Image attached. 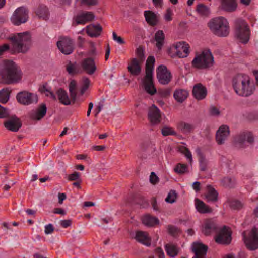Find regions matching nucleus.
<instances>
[{
  "mask_svg": "<svg viewBox=\"0 0 258 258\" xmlns=\"http://www.w3.org/2000/svg\"><path fill=\"white\" fill-rule=\"evenodd\" d=\"M22 72L13 61H4L3 68L0 71V83L12 84L18 83L22 79Z\"/></svg>",
  "mask_w": 258,
  "mask_h": 258,
  "instance_id": "f257e3e1",
  "label": "nucleus"
},
{
  "mask_svg": "<svg viewBox=\"0 0 258 258\" xmlns=\"http://www.w3.org/2000/svg\"><path fill=\"white\" fill-rule=\"evenodd\" d=\"M232 86L237 94L248 97L252 94L255 90V85L251 82L248 76L237 74L232 79Z\"/></svg>",
  "mask_w": 258,
  "mask_h": 258,
  "instance_id": "f03ea898",
  "label": "nucleus"
},
{
  "mask_svg": "<svg viewBox=\"0 0 258 258\" xmlns=\"http://www.w3.org/2000/svg\"><path fill=\"white\" fill-rule=\"evenodd\" d=\"M13 48L18 53H25L30 49L31 44V36L28 32L17 33L10 37Z\"/></svg>",
  "mask_w": 258,
  "mask_h": 258,
  "instance_id": "7ed1b4c3",
  "label": "nucleus"
},
{
  "mask_svg": "<svg viewBox=\"0 0 258 258\" xmlns=\"http://www.w3.org/2000/svg\"><path fill=\"white\" fill-rule=\"evenodd\" d=\"M212 32L219 37H226L229 33V26L226 19L219 17L213 19L208 23Z\"/></svg>",
  "mask_w": 258,
  "mask_h": 258,
  "instance_id": "20e7f679",
  "label": "nucleus"
},
{
  "mask_svg": "<svg viewBox=\"0 0 258 258\" xmlns=\"http://www.w3.org/2000/svg\"><path fill=\"white\" fill-rule=\"evenodd\" d=\"M213 63L214 57L209 49L203 50L201 54L196 55L192 61V66L199 69L209 68Z\"/></svg>",
  "mask_w": 258,
  "mask_h": 258,
  "instance_id": "39448f33",
  "label": "nucleus"
},
{
  "mask_svg": "<svg viewBox=\"0 0 258 258\" xmlns=\"http://www.w3.org/2000/svg\"><path fill=\"white\" fill-rule=\"evenodd\" d=\"M250 31L247 23L243 19H238L235 21V35L244 44L247 43L250 38Z\"/></svg>",
  "mask_w": 258,
  "mask_h": 258,
  "instance_id": "423d86ee",
  "label": "nucleus"
},
{
  "mask_svg": "<svg viewBox=\"0 0 258 258\" xmlns=\"http://www.w3.org/2000/svg\"><path fill=\"white\" fill-rule=\"evenodd\" d=\"M242 235L247 249L251 251L258 249V230L255 227H253L247 234L244 231Z\"/></svg>",
  "mask_w": 258,
  "mask_h": 258,
  "instance_id": "0eeeda50",
  "label": "nucleus"
},
{
  "mask_svg": "<svg viewBox=\"0 0 258 258\" xmlns=\"http://www.w3.org/2000/svg\"><path fill=\"white\" fill-rule=\"evenodd\" d=\"M28 19V10L24 7L18 8L13 13L10 20L16 26L25 23Z\"/></svg>",
  "mask_w": 258,
  "mask_h": 258,
  "instance_id": "6e6552de",
  "label": "nucleus"
},
{
  "mask_svg": "<svg viewBox=\"0 0 258 258\" xmlns=\"http://www.w3.org/2000/svg\"><path fill=\"white\" fill-rule=\"evenodd\" d=\"M57 46L60 51L65 55L72 53L74 49L73 41L67 37H61L57 42Z\"/></svg>",
  "mask_w": 258,
  "mask_h": 258,
  "instance_id": "1a4fd4ad",
  "label": "nucleus"
},
{
  "mask_svg": "<svg viewBox=\"0 0 258 258\" xmlns=\"http://www.w3.org/2000/svg\"><path fill=\"white\" fill-rule=\"evenodd\" d=\"M156 72L157 78L160 84L167 85L170 82L172 79V75L166 66L160 65Z\"/></svg>",
  "mask_w": 258,
  "mask_h": 258,
  "instance_id": "9d476101",
  "label": "nucleus"
},
{
  "mask_svg": "<svg viewBox=\"0 0 258 258\" xmlns=\"http://www.w3.org/2000/svg\"><path fill=\"white\" fill-rule=\"evenodd\" d=\"M215 241L217 243L223 245H228L231 243V234L226 226L219 230L215 237Z\"/></svg>",
  "mask_w": 258,
  "mask_h": 258,
  "instance_id": "9b49d317",
  "label": "nucleus"
},
{
  "mask_svg": "<svg viewBox=\"0 0 258 258\" xmlns=\"http://www.w3.org/2000/svg\"><path fill=\"white\" fill-rule=\"evenodd\" d=\"M148 119L152 125H157L161 121V111L154 104L148 108Z\"/></svg>",
  "mask_w": 258,
  "mask_h": 258,
  "instance_id": "f8f14e48",
  "label": "nucleus"
},
{
  "mask_svg": "<svg viewBox=\"0 0 258 258\" xmlns=\"http://www.w3.org/2000/svg\"><path fill=\"white\" fill-rule=\"evenodd\" d=\"M95 16L91 12H85L77 15L73 18L72 25L74 27L78 25H84L94 20Z\"/></svg>",
  "mask_w": 258,
  "mask_h": 258,
  "instance_id": "ddd939ff",
  "label": "nucleus"
},
{
  "mask_svg": "<svg viewBox=\"0 0 258 258\" xmlns=\"http://www.w3.org/2000/svg\"><path fill=\"white\" fill-rule=\"evenodd\" d=\"M16 99L19 103L25 105L37 101L36 95L26 91L18 93L16 95Z\"/></svg>",
  "mask_w": 258,
  "mask_h": 258,
  "instance_id": "4468645a",
  "label": "nucleus"
},
{
  "mask_svg": "<svg viewBox=\"0 0 258 258\" xmlns=\"http://www.w3.org/2000/svg\"><path fill=\"white\" fill-rule=\"evenodd\" d=\"M230 135V130L227 125H222L217 131L215 135V139L218 145H222Z\"/></svg>",
  "mask_w": 258,
  "mask_h": 258,
  "instance_id": "2eb2a0df",
  "label": "nucleus"
},
{
  "mask_svg": "<svg viewBox=\"0 0 258 258\" xmlns=\"http://www.w3.org/2000/svg\"><path fill=\"white\" fill-rule=\"evenodd\" d=\"M189 46L184 42H180L176 44L172 48L176 56L179 58L186 57L189 53Z\"/></svg>",
  "mask_w": 258,
  "mask_h": 258,
  "instance_id": "dca6fc26",
  "label": "nucleus"
},
{
  "mask_svg": "<svg viewBox=\"0 0 258 258\" xmlns=\"http://www.w3.org/2000/svg\"><path fill=\"white\" fill-rule=\"evenodd\" d=\"M47 107L46 104L42 103L35 109L32 110L29 112V118L33 120H40L46 115Z\"/></svg>",
  "mask_w": 258,
  "mask_h": 258,
  "instance_id": "f3484780",
  "label": "nucleus"
},
{
  "mask_svg": "<svg viewBox=\"0 0 258 258\" xmlns=\"http://www.w3.org/2000/svg\"><path fill=\"white\" fill-rule=\"evenodd\" d=\"M81 67L83 71L90 75H93L97 70L95 61L92 57L83 59L81 62Z\"/></svg>",
  "mask_w": 258,
  "mask_h": 258,
  "instance_id": "a211bd4d",
  "label": "nucleus"
},
{
  "mask_svg": "<svg viewBox=\"0 0 258 258\" xmlns=\"http://www.w3.org/2000/svg\"><path fill=\"white\" fill-rule=\"evenodd\" d=\"M22 125L20 118L16 115L12 116L10 119L4 122V126L7 130L15 132L18 131Z\"/></svg>",
  "mask_w": 258,
  "mask_h": 258,
  "instance_id": "6ab92c4d",
  "label": "nucleus"
},
{
  "mask_svg": "<svg viewBox=\"0 0 258 258\" xmlns=\"http://www.w3.org/2000/svg\"><path fill=\"white\" fill-rule=\"evenodd\" d=\"M142 63L136 58L131 59L127 68L128 71L133 76H137L139 75L141 72Z\"/></svg>",
  "mask_w": 258,
  "mask_h": 258,
  "instance_id": "aec40b11",
  "label": "nucleus"
},
{
  "mask_svg": "<svg viewBox=\"0 0 258 258\" xmlns=\"http://www.w3.org/2000/svg\"><path fill=\"white\" fill-rule=\"evenodd\" d=\"M192 93L196 99L201 100L206 98L207 94V90L206 88L201 83H198L194 86Z\"/></svg>",
  "mask_w": 258,
  "mask_h": 258,
  "instance_id": "412c9836",
  "label": "nucleus"
},
{
  "mask_svg": "<svg viewBox=\"0 0 258 258\" xmlns=\"http://www.w3.org/2000/svg\"><path fill=\"white\" fill-rule=\"evenodd\" d=\"M208 246L199 243H194L192 245V251L195 256L192 258H206Z\"/></svg>",
  "mask_w": 258,
  "mask_h": 258,
  "instance_id": "4be33fe9",
  "label": "nucleus"
},
{
  "mask_svg": "<svg viewBox=\"0 0 258 258\" xmlns=\"http://www.w3.org/2000/svg\"><path fill=\"white\" fill-rule=\"evenodd\" d=\"M143 84L145 90L151 95H153L157 92V90L153 82V75H146Z\"/></svg>",
  "mask_w": 258,
  "mask_h": 258,
  "instance_id": "5701e85b",
  "label": "nucleus"
},
{
  "mask_svg": "<svg viewBox=\"0 0 258 258\" xmlns=\"http://www.w3.org/2000/svg\"><path fill=\"white\" fill-rule=\"evenodd\" d=\"M135 239L139 242L147 246H150L151 244V239L147 232L138 231L136 233Z\"/></svg>",
  "mask_w": 258,
  "mask_h": 258,
  "instance_id": "b1692460",
  "label": "nucleus"
},
{
  "mask_svg": "<svg viewBox=\"0 0 258 258\" xmlns=\"http://www.w3.org/2000/svg\"><path fill=\"white\" fill-rule=\"evenodd\" d=\"M221 9L228 12L235 11L237 7V4L235 0H220Z\"/></svg>",
  "mask_w": 258,
  "mask_h": 258,
  "instance_id": "393cba45",
  "label": "nucleus"
},
{
  "mask_svg": "<svg viewBox=\"0 0 258 258\" xmlns=\"http://www.w3.org/2000/svg\"><path fill=\"white\" fill-rule=\"evenodd\" d=\"M102 31L101 26L98 24L96 25L91 24L86 28V33L91 37H97L99 36Z\"/></svg>",
  "mask_w": 258,
  "mask_h": 258,
  "instance_id": "a878e982",
  "label": "nucleus"
},
{
  "mask_svg": "<svg viewBox=\"0 0 258 258\" xmlns=\"http://www.w3.org/2000/svg\"><path fill=\"white\" fill-rule=\"evenodd\" d=\"M245 140L250 143L253 142L254 138L251 133L243 132L236 136L234 138L235 142L240 144H243Z\"/></svg>",
  "mask_w": 258,
  "mask_h": 258,
  "instance_id": "bb28decb",
  "label": "nucleus"
},
{
  "mask_svg": "<svg viewBox=\"0 0 258 258\" xmlns=\"http://www.w3.org/2000/svg\"><path fill=\"white\" fill-rule=\"evenodd\" d=\"M218 227L215 223L211 220L206 221L203 228L202 232L205 235H209L213 232L218 231Z\"/></svg>",
  "mask_w": 258,
  "mask_h": 258,
  "instance_id": "cd10ccee",
  "label": "nucleus"
},
{
  "mask_svg": "<svg viewBox=\"0 0 258 258\" xmlns=\"http://www.w3.org/2000/svg\"><path fill=\"white\" fill-rule=\"evenodd\" d=\"M66 70L68 73L72 76L80 74L82 72L79 65L76 62L72 63L71 61H69L66 66Z\"/></svg>",
  "mask_w": 258,
  "mask_h": 258,
  "instance_id": "c85d7f7f",
  "label": "nucleus"
},
{
  "mask_svg": "<svg viewBox=\"0 0 258 258\" xmlns=\"http://www.w3.org/2000/svg\"><path fill=\"white\" fill-rule=\"evenodd\" d=\"M195 205L197 211L200 213H209L212 212L211 208L199 199H196Z\"/></svg>",
  "mask_w": 258,
  "mask_h": 258,
  "instance_id": "c756f323",
  "label": "nucleus"
},
{
  "mask_svg": "<svg viewBox=\"0 0 258 258\" xmlns=\"http://www.w3.org/2000/svg\"><path fill=\"white\" fill-rule=\"evenodd\" d=\"M188 95V92L184 89H176L173 94L174 98L179 103L184 101Z\"/></svg>",
  "mask_w": 258,
  "mask_h": 258,
  "instance_id": "7c9ffc66",
  "label": "nucleus"
},
{
  "mask_svg": "<svg viewBox=\"0 0 258 258\" xmlns=\"http://www.w3.org/2000/svg\"><path fill=\"white\" fill-rule=\"evenodd\" d=\"M207 192L205 195L207 202H216L218 200V194L216 190L210 185L207 186Z\"/></svg>",
  "mask_w": 258,
  "mask_h": 258,
  "instance_id": "2f4dec72",
  "label": "nucleus"
},
{
  "mask_svg": "<svg viewBox=\"0 0 258 258\" xmlns=\"http://www.w3.org/2000/svg\"><path fill=\"white\" fill-rule=\"evenodd\" d=\"M35 12L36 15L40 18H42L45 20L49 18V11L47 7L43 4H39Z\"/></svg>",
  "mask_w": 258,
  "mask_h": 258,
  "instance_id": "473e14b6",
  "label": "nucleus"
},
{
  "mask_svg": "<svg viewBox=\"0 0 258 258\" xmlns=\"http://www.w3.org/2000/svg\"><path fill=\"white\" fill-rule=\"evenodd\" d=\"M155 40L156 42V46L158 50H161L164 44L165 34L162 30H158L155 34Z\"/></svg>",
  "mask_w": 258,
  "mask_h": 258,
  "instance_id": "72a5a7b5",
  "label": "nucleus"
},
{
  "mask_svg": "<svg viewBox=\"0 0 258 258\" xmlns=\"http://www.w3.org/2000/svg\"><path fill=\"white\" fill-rule=\"evenodd\" d=\"M142 221L145 225L148 227H154L159 223V220L157 218L149 215L144 216L142 218Z\"/></svg>",
  "mask_w": 258,
  "mask_h": 258,
  "instance_id": "f704fd0d",
  "label": "nucleus"
},
{
  "mask_svg": "<svg viewBox=\"0 0 258 258\" xmlns=\"http://www.w3.org/2000/svg\"><path fill=\"white\" fill-rule=\"evenodd\" d=\"M58 99L60 102L65 105L71 104V101L68 97L67 92L62 88H59L56 92Z\"/></svg>",
  "mask_w": 258,
  "mask_h": 258,
  "instance_id": "c9c22d12",
  "label": "nucleus"
},
{
  "mask_svg": "<svg viewBox=\"0 0 258 258\" xmlns=\"http://www.w3.org/2000/svg\"><path fill=\"white\" fill-rule=\"evenodd\" d=\"M177 128L183 133H190L195 129L193 124L180 121L177 124Z\"/></svg>",
  "mask_w": 258,
  "mask_h": 258,
  "instance_id": "e433bc0d",
  "label": "nucleus"
},
{
  "mask_svg": "<svg viewBox=\"0 0 258 258\" xmlns=\"http://www.w3.org/2000/svg\"><path fill=\"white\" fill-rule=\"evenodd\" d=\"M145 19L147 23L151 26L157 25L158 21L156 14L150 11H146L144 13Z\"/></svg>",
  "mask_w": 258,
  "mask_h": 258,
  "instance_id": "4c0bfd02",
  "label": "nucleus"
},
{
  "mask_svg": "<svg viewBox=\"0 0 258 258\" xmlns=\"http://www.w3.org/2000/svg\"><path fill=\"white\" fill-rule=\"evenodd\" d=\"M155 62V59L153 56H149L146 63V75H153V72L154 70V66Z\"/></svg>",
  "mask_w": 258,
  "mask_h": 258,
  "instance_id": "58836bf2",
  "label": "nucleus"
},
{
  "mask_svg": "<svg viewBox=\"0 0 258 258\" xmlns=\"http://www.w3.org/2000/svg\"><path fill=\"white\" fill-rule=\"evenodd\" d=\"M165 249L167 254L172 257L176 256L179 252L176 245L173 244H167L165 245Z\"/></svg>",
  "mask_w": 258,
  "mask_h": 258,
  "instance_id": "ea45409f",
  "label": "nucleus"
},
{
  "mask_svg": "<svg viewBox=\"0 0 258 258\" xmlns=\"http://www.w3.org/2000/svg\"><path fill=\"white\" fill-rule=\"evenodd\" d=\"M12 91L8 88H3L0 91V102L3 104L6 103L10 98Z\"/></svg>",
  "mask_w": 258,
  "mask_h": 258,
  "instance_id": "a19ab883",
  "label": "nucleus"
},
{
  "mask_svg": "<svg viewBox=\"0 0 258 258\" xmlns=\"http://www.w3.org/2000/svg\"><path fill=\"white\" fill-rule=\"evenodd\" d=\"M76 88H77V83L76 81L74 80H72L69 85V89L70 92V95L71 98L75 100L77 96L76 93Z\"/></svg>",
  "mask_w": 258,
  "mask_h": 258,
  "instance_id": "79ce46f5",
  "label": "nucleus"
},
{
  "mask_svg": "<svg viewBox=\"0 0 258 258\" xmlns=\"http://www.w3.org/2000/svg\"><path fill=\"white\" fill-rule=\"evenodd\" d=\"M161 134L163 136H168L170 135H176L177 133L173 127L169 126H164L161 130Z\"/></svg>",
  "mask_w": 258,
  "mask_h": 258,
  "instance_id": "37998d69",
  "label": "nucleus"
},
{
  "mask_svg": "<svg viewBox=\"0 0 258 258\" xmlns=\"http://www.w3.org/2000/svg\"><path fill=\"white\" fill-rule=\"evenodd\" d=\"M199 157L200 170L202 171L207 170L208 161L202 153L199 154Z\"/></svg>",
  "mask_w": 258,
  "mask_h": 258,
  "instance_id": "c03bdc74",
  "label": "nucleus"
},
{
  "mask_svg": "<svg viewBox=\"0 0 258 258\" xmlns=\"http://www.w3.org/2000/svg\"><path fill=\"white\" fill-rule=\"evenodd\" d=\"M168 233L173 237H176L181 233V230L179 228L172 225L167 226Z\"/></svg>",
  "mask_w": 258,
  "mask_h": 258,
  "instance_id": "a18cd8bd",
  "label": "nucleus"
},
{
  "mask_svg": "<svg viewBox=\"0 0 258 258\" xmlns=\"http://www.w3.org/2000/svg\"><path fill=\"white\" fill-rule=\"evenodd\" d=\"M90 81L87 77H83L82 79V87L80 90V94L83 95L90 86Z\"/></svg>",
  "mask_w": 258,
  "mask_h": 258,
  "instance_id": "49530a36",
  "label": "nucleus"
},
{
  "mask_svg": "<svg viewBox=\"0 0 258 258\" xmlns=\"http://www.w3.org/2000/svg\"><path fill=\"white\" fill-rule=\"evenodd\" d=\"M188 166L186 164L178 163L174 168V171L178 174H183L188 172Z\"/></svg>",
  "mask_w": 258,
  "mask_h": 258,
  "instance_id": "de8ad7c7",
  "label": "nucleus"
},
{
  "mask_svg": "<svg viewBox=\"0 0 258 258\" xmlns=\"http://www.w3.org/2000/svg\"><path fill=\"white\" fill-rule=\"evenodd\" d=\"M135 53L139 61L143 62L145 58L144 47L142 46H140L136 49Z\"/></svg>",
  "mask_w": 258,
  "mask_h": 258,
  "instance_id": "09e8293b",
  "label": "nucleus"
},
{
  "mask_svg": "<svg viewBox=\"0 0 258 258\" xmlns=\"http://www.w3.org/2000/svg\"><path fill=\"white\" fill-rule=\"evenodd\" d=\"M177 194L175 190H171L165 199V201L169 203H173L176 201Z\"/></svg>",
  "mask_w": 258,
  "mask_h": 258,
  "instance_id": "8fccbe9b",
  "label": "nucleus"
},
{
  "mask_svg": "<svg viewBox=\"0 0 258 258\" xmlns=\"http://www.w3.org/2000/svg\"><path fill=\"white\" fill-rule=\"evenodd\" d=\"M230 207L233 210H240L243 207V204L238 200H233L230 202Z\"/></svg>",
  "mask_w": 258,
  "mask_h": 258,
  "instance_id": "3c124183",
  "label": "nucleus"
},
{
  "mask_svg": "<svg viewBox=\"0 0 258 258\" xmlns=\"http://www.w3.org/2000/svg\"><path fill=\"white\" fill-rule=\"evenodd\" d=\"M39 90L41 93L45 94L47 96H49L53 100H56V97L55 95L52 92L47 89L45 85H43Z\"/></svg>",
  "mask_w": 258,
  "mask_h": 258,
  "instance_id": "603ef678",
  "label": "nucleus"
},
{
  "mask_svg": "<svg viewBox=\"0 0 258 258\" xmlns=\"http://www.w3.org/2000/svg\"><path fill=\"white\" fill-rule=\"evenodd\" d=\"M196 11L201 15H205L208 12V8L203 4H200L197 5Z\"/></svg>",
  "mask_w": 258,
  "mask_h": 258,
  "instance_id": "864d4df0",
  "label": "nucleus"
},
{
  "mask_svg": "<svg viewBox=\"0 0 258 258\" xmlns=\"http://www.w3.org/2000/svg\"><path fill=\"white\" fill-rule=\"evenodd\" d=\"M223 185L226 187L232 188L234 187L235 182L231 178L225 177L223 180Z\"/></svg>",
  "mask_w": 258,
  "mask_h": 258,
  "instance_id": "5fc2aeb1",
  "label": "nucleus"
},
{
  "mask_svg": "<svg viewBox=\"0 0 258 258\" xmlns=\"http://www.w3.org/2000/svg\"><path fill=\"white\" fill-rule=\"evenodd\" d=\"M67 179L69 181H77L81 179L80 178V174L76 171L74 172L72 174L68 175Z\"/></svg>",
  "mask_w": 258,
  "mask_h": 258,
  "instance_id": "6e6d98bb",
  "label": "nucleus"
},
{
  "mask_svg": "<svg viewBox=\"0 0 258 258\" xmlns=\"http://www.w3.org/2000/svg\"><path fill=\"white\" fill-rule=\"evenodd\" d=\"M9 116L8 110L0 105V118H5Z\"/></svg>",
  "mask_w": 258,
  "mask_h": 258,
  "instance_id": "4d7b16f0",
  "label": "nucleus"
},
{
  "mask_svg": "<svg viewBox=\"0 0 258 258\" xmlns=\"http://www.w3.org/2000/svg\"><path fill=\"white\" fill-rule=\"evenodd\" d=\"M210 115L211 116H218L220 114L219 110L215 106H212L209 108Z\"/></svg>",
  "mask_w": 258,
  "mask_h": 258,
  "instance_id": "13d9d810",
  "label": "nucleus"
},
{
  "mask_svg": "<svg viewBox=\"0 0 258 258\" xmlns=\"http://www.w3.org/2000/svg\"><path fill=\"white\" fill-rule=\"evenodd\" d=\"M173 13L170 8H168L164 15V19L166 21H170L172 20Z\"/></svg>",
  "mask_w": 258,
  "mask_h": 258,
  "instance_id": "bf43d9fd",
  "label": "nucleus"
},
{
  "mask_svg": "<svg viewBox=\"0 0 258 258\" xmlns=\"http://www.w3.org/2000/svg\"><path fill=\"white\" fill-rule=\"evenodd\" d=\"M159 178L154 172H152L150 176V181L153 184H156L159 182Z\"/></svg>",
  "mask_w": 258,
  "mask_h": 258,
  "instance_id": "052dcab7",
  "label": "nucleus"
},
{
  "mask_svg": "<svg viewBox=\"0 0 258 258\" xmlns=\"http://www.w3.org/2000/svg\"><path fill=\"white\" fill-rule=\"evenodd\" d=\"M99 0H81V3L87 6H95L98 3Z\"/></svg>",
  "mask_w": 258,
  "mask_h": 258,
  "instance_id": "680f3d73",
  "label": "nucleus"
},
{
  "mask_svg": "<svg viewBox=\"0 0 258 258\" xmlns=\"http://www.w3.org/2000/svg\"><path fill=\"white\" fill-rule=\"evenodd\" d=\"M112 36L113 40L117 41L119 44H124L125 43L123 39L120 36H118L115 32H113Z\"/></svg>",
  "mask_w": 258,
  "mask_h": 258,
  "instance_id": "e2e57ef3",
  "label": "nucleus"
},
{
  "mask_svg": "<svg viewBox=\"0 0 258 258\" xmlns=\"http://www.w3.org/2000/svg\"><path fill=\"white\" fill-rule=\"evenodd\" d=\"M54 230V228L52 224H49L45 226V233L46 234L52 233Z\"/></svg>",
  "mask_w": 258,
  "mask_h": 258,
  "instance_id": "0e129e2a",
  "label": "nucleus"
},
{
  "mask_svg": "<svg viewBox=\"0 0 258 258\" xmlns=\"http://www.w3.org/2000/svg\"><path fill=\"white\" fill-rule=\"evenodd\" d=\"M72 220L70 219L62 220L60 222V224L63 228H67L71 225Z\"/></svg>",
  "mask_w": 258,
  "mask_h": 258,
  "instance_id": "69168bd1",
  "label": "nucleus"
},
{
  "mask_svg": "<svg viewBox=\"0 0 258 258\" xmlns=\"http://www.w3.org/2000/svg\"><path fill=\"white\" fill-rule=\"evenodd\" d=\"M87 55L90 56H94L96 55V48L93 43H91V49L88 52Z\"/></svg>",
  "mask_w": 258,
  "mask_h": 258,
  "instance_id": "338daca9",
  "label": "nucleus"
},
{
  "mask_svg": "<svg viewBox=\"0 0 258 258\" xmlns=\"http://www.w3.org/2000/svg\"><path fill=\"white\" fill-rule=\"evenodd\" d=\"M155 252L159 258H164V253L161 248H157L155 250Z\"/></svg>",
  "mask_w": 258,
  "mask_h": 258,
  "instance_id": "774afa93",
  "label": "nucleus"
}]
</instances>
